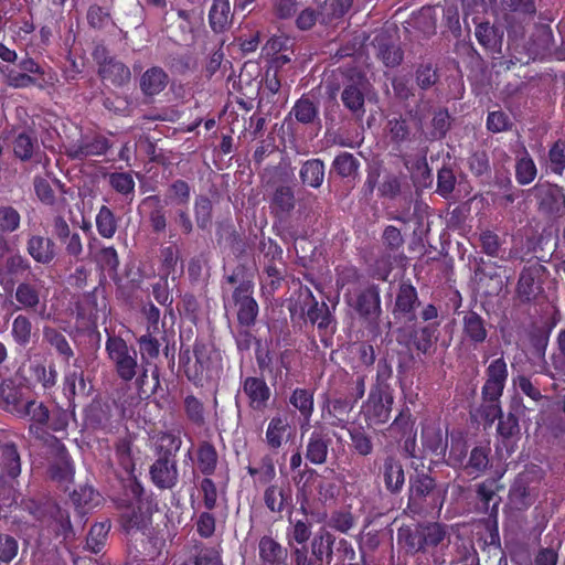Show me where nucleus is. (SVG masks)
I'll use <instances>...</instances> for the list:
<instances>
[{"mask_svg":"<svg viewBox=\"0 0 565 565\" xmlns=\"http://www.w3.org/2000/svg\"><path fill=\"white\" fill-rule=\"evenodd\" d=\"M397 544L407 555L430 553L435 565H444L443 552L449 547L450 534L447 525L438 522L404 525L397 530Z\"/></svg>","mask_w":565,"mask_h":565,"instance_id":"f257e3e1","label":"nucleus"},{"mask_svg":"<svg viewBox=\"0 0 565 565\" xmlns=\"http://www.w3.org/2000/svg\"><path fill=\"white\" fill-rule=\"evenodd\" d=\"M43 445L46 447L50 479L67 488L73 482L75 469L65 445L57 437L50 438Z\"/></svg>","mask_w":565,"mask_h":565,"instance_id":"f03ea898","label":"nucleus"},{"mask_svg":"<svg viewBox=\"0 0 565 565\" xmlns=\"http://www.w3.org/2000/svg\"><path fill=\"white\" fill-rule=\"evenodd\" d=\"M106 351L115 365L118 376L126 382L137 375V351L118 337H108Z\"/></svg>","mask_w":565,"mask_h":565,"instance_id":"7ed1b4c3","label":"nucleus"},{"mask_svg":"<svg viewBox=\"0 0 565 565\" xmlns=\"http://www.w3.org/2000/svg\"><path fill=\"white\" fill-rule=\"evenodd\" d=\"M554 44L551 28L547 24H536L525 47L533 60L554 54L557 60L565 61V43L561 47H555Z\"/></svg>","mask_w":565,"mask_h":565,"instance_id":"20e7f679","label":"nucleus"},{"mask_svg":"<svg viewBox=\"0 0 565 565\" xmlns=\"http://www.w3.org/2000/svg\"><path fill=\"white\" fill-rule=\"evenodd\" d=\"M253 294L254 284L250 280L241 281L232 294V301L237 308V321L245 328L254 326L258 316V303Z\"/></svg>","mask_w":565,"mask_h":565,"instance_id":"39448f33","label":"nucleus"},{"mask_svg":"<svg viewBox=\"0 0 565 565\" xmlns=\"http://www.w3.org/2000/svg\"><path fill=\"white\" fill-rule=\"evenodd\" d=\"M49 413L50 409L43 402L34 399L25 402L18 411L19 417H26L30 420L28 428L29 435L42 444L55 437L45 428L49 420Z\"/></svg>","mask_w":565,"mask_h":565,"instance_id":"423d86ee","label":"nucleus"},{"mask_svg":"<svg viewBox=\"0 0 565 565\" xmlns=\"http://www.w3.org/2000/svg\"><path fill=\"white\" fill-rule=\"evenodd\" d=\"M436 481L425 472L409 477V491L407 510L414 515H420L427 511V499L436 491Z\"/></svg>","mask_w":565,"mask_h":565,"instance_id":"0eeeda50","label":"nucleus"},{"mask_svg":"<svg viewBox=\"0 0 565 565\" xmlns=\"http://www.w3.org/2000/svg\"><path fill=\"white\" fill-rule=\"evenodd\" d=\"M369 83L364 75L349 78L341 92V102L354 120H362L365 115V93Z\"/></svg>","mask_w":565,"mask_h":565,"instance_id":"6e6552de","label":"nucleus"},{"mask_svg":"<svg viewBox=\"0 0 565 565\" xmlns=\"http://www.w3.org/2000/svg\"><path fill=\"white\" fill-rule=\"evenodd\" d=\"M419 303L416 288L408 281H402L396 291L392 313L395 319H403L407 322L415 321Z\"/></svg>","mask_w":565,"mask_h":565,"instance_id":"1a4fd4ad","label":"nucleus"},{"mask_svg":"<svg viewBox=\"0 0 565 565\" xmlns=\"http://www.w3.org/2000/svg\"><path fill=\"white\" fill-rule=\"evenodd\" d=\"M110 148L109 140L102 135L85 136L79 141L66 146L65 153L71 159L82 160L87 157L103 156Z\"/></svg>","mask_w":565,"mask_h":565,"instance_id":"9d476101","label":"nucleus"},{"mask_svg":"<svg viewBox=\"0 0 565 565\" xmlns=\"http://www.w3.org/2000/svg\"><path fill=\"white\" fill-rule=\"evenodd\" d=\"M533 480L534 476L531 471L521 472L514 479L509 490V500L514 509L525 510L534 503L536 492L535 489L531 487Z\"/></svg>","mask_w":565,"mask_h":565,"instance_id":"9b49d317","label":"nucleus"},{"mask_svg":"<svg viewBox=\"0 0 565 565\" xmlns=\"http://www.w3.org/2000/svg\"><path fill=\"white\" fill-rule=\"evenodd\" d=\"M531 193L535 198L539 209L548 214L558 213L565 203L563 189L550 182L537 183L531 189Z\"/></svg>","mask_w":565,"mask_h":565,"instance_id":"f8f14e48","label":"nucleus"},{"mask_svg":"<svg viewBox=\"0 0 565 565\" xmlns=\"http://www.w3.org/2000/svg\"><path fill=\"white\" fill-rule=\"evenodd\" d=\"M149 473L151 481L160 490L173 489L179 481L177 459L157 457Z\"/></svg>","mask_w":565,"mask_h":565,"instance_id":"ddd939ff","label":"nucleus"},{"mask_svg":"<svg viewBox=\"0 0 565 565\" xmlns=\"http://www.w3.org/2000/svg\"><path fill=\"white\" fill-rule=\"evenodd\" d=\"M305 306L307 309V318L312 324H317L323 334H332L334 332L335 321L326 302L319 303L309 289L306 290Z\"/></svg>","mask_w":565,"mask_h":565,"instance_id":"4468645a","label":"nucleus"},{"mask_svg":"<svg viewBox=\"0 0 565 565\" xmlns=\"http://www.w3.org/2000/svg\"><path fill=\"white\" fill-rule=\"evenodd\" d=\"M545 267L540 264L526 266L520 274L516 292L521 301L529 302L541 292V276Z\"/></svg>","mask_w":565,"mask_h":565,"instance_id":"2eb2a0df","label":"nucleus"},{"mask_svg":"<svg viewBox=\"0 0 565 565\" xmlns=\"http://www.w3.org/2000/svg\"><path fill=\"white\" fill-rule=\"evenodd\" d=\"M461 334L463 341L478 347L484 343L488 338V323L476 311H463Z\"/></svg>","mask_w":565,"mask_h":565,"instance_id":"dca6fc26","label":"nucleus"},{"mask_svg":"<svg viewBox=\"0 0 565 565\" xmlns=\"http://www.w3.org/2000/svg\"><path fill=\"white\" fill-rule=\"evenodd\" d=\"M348 302L365 319L377 320L382 312L380 290L376 286L360 291L354 301L349 300Z\"/></svg>","mask_w":565,"mask_h":565,"instance_id":"f3484780","label":"nucleus"},{"mask_svg":"<svg viewBox=\"0 0 565 565\" xmlns=\"http://www.w3.org/2000/svg\"><path fill=\"white\" fill-rule=\"evenodd\" d=\"M508 365L503 358L493 360L486 369V382L481 395H502L508 379Z\"/></svg>","mask_w":565,"mask_h":565,"instance_id":"a211bd4d","label":"nucleus"},{"mask_svg":"<svg viewBox=\"0 0 565 565\" xmlns=\"http://www.w3.org/2000/svg\"><path fill=\"white\" fill-rule=\"evenodd\" d=\"M243 392L248 397V406L258 412H263L267 407L271 396L265 380L255 376H248L243 381Z\"/></svg>","mask_w":565,"mask_h":565,"instance_id":"6ab92c4d","label":"nucleus"},{"mask_svg":"<svg viewBox=\"0 0 565 565\" xmlns=\"http://www.w3.org/2000/svg\"><path fill=\"white\" fill-rule=\"evenodd\" d=\"M475 35L479 44L491 54L492 58H498L502 55L504 33L501 28L489 22H481L476 25Z\"/></svg>","mask_w":565,"mask_h":565,"instance_id":"aec40b11","label":"nucleus"},{"mask_svg":"<svg viewBox=\"0 0 565 565\" xmlns=\"http://www.w3.org/2000/svg\"><path fill=\"white\" fill-rule=\"evenodd\" d=\"M26 253L35 263L49 265L55 259L57 247L52 238L33 234L26 241Z\"/></svg>","mask_w":565,"mask_h":565,"instance_id":"412c9836","label":"nucleus"},{"mask_svg":"<svg viewBox=\"0 0 565 565\" xmlns=\"http://www.w3.org/2000/svg\"><path fill=\"white\" fill-rule=\"evenodd\" d=\"M296 207L295 190L291 185L280 184L278 185L269 201L270 213L280 220L290 216L291 212Z\"/></svg>","mask_w":565,"mask_h":565,"instance_id":"4be33fe9","label":"nucleus"},{"mask_svg":"<svg viewBox=\"0 0 565 565\" xmlns=\"http://www.w3.org/2000/svg\"><path fill=\"white\" fill-rule=\"evenodd\" d=\"M393 396L390 392H371L366 416L373 424H383L390 419Z\"/></svg>","mask_w":565,"mask_h":565,"instance_id":"5701e85b","label":"nucleus"},{"mask_svg":"<svg viewBox=\"0 0 565 565\" xmlns=\"http://www.w3.org/2000/svg\"><path fill=\"white\" fill-rule=\"evenodd\" d=\"M372 44L376 50L377 57H380L386 66L395 67L402 63L403 51L395 44L387 32L377 33Z\"/></svg>","mask_w":565,"mask_h":565,"instance_id":"b1692460","label":"nucleus"},{"mask_svg":"<svg viewBox=\"0 0 565 565\" xmlns=\"http://www.w3.org/2000/svg\"><path fill=\"white\" fill-rule=\"evenodd\" d=\"M14 297L21 308L38 312L42 318H49V315L45 316V303L41 306L40 311L38 310L41 305V291L36 285L28 281L20 282L17 286Z\"/></svg>","mask_w":565,"mask_h":565,"instance_id":"393cba45","label":"nucleus"},{"mask_svg":"<svg viewBox=\"0 0 565 565\" xmlns=\"http://www.w3.org/2000/svg\"><path fill=\"white\" fill-rule=\"evenodd\" d=\"M331 443L327 433L313 430L306 446V458L313 465H323L327 461Z\"/></svg>","mask_w":565,"mask_h":565,"instance_id":"a878e982","label":"nucleus"},{"mask_svg":"<svg viewBox=\"0 0 565 565\" xmlns=\"http://www.w3.org/2000/svg\"><path fill=\"white\" fill-rule=\"evenodd\" d=\"M382 475L388 492L397 494L402 491L405 483V473L403 465L397 458L388 456L384 459Z\"/></svg>","mask_w":565,"mask_h":565,"instance_id":"bb28decb","label":"nucleus"},{"mask_svg":"<svg viewBox=\"0 0 565 565\" xmlns=\"http://www.w3.org/2000/svg\"><path fill=\"white\" fill-rule=\"evenodd\" d=\"M289 429L290 425L287 416L276 414L271 417L268 422L264 439L267 447L273 451H277L289 435Z\"/></svg>","mask_w":565,"mask_h":565,"instance_id":"cd10ccee","label":"nucleus"},{"mask_svg":"<svg viewBox=\"0 0 565 565\" xmlns=\"http://www.w3.org/2000/svg\"><path fill=\"white\" fill-rule=\"evenodd\" d=\"M169 76L159 66L148 68L140 77V89L147 97L160 94L168 85Z\"/></svg>","mask_w":565,"mask_h":565,"instance_id":"c85d7f7f","label":"nucleus"},{"mask_svg":"<svg viewBox=\"0 0 565 565\" xmlns=\"http://www.w3.org/2000/svg\"><path fill=\"white\" fill-rule=\"evenodd\" d=\"M1 475L7 479H17L21 473V458L17 446L7 443L0 446Z\"/></svg>","mask_w":565,"mask_h":565,"instance_id":"c756f323","label":"nucleus"},{"mask_svg":"<svg viewBox=\"0 0 565 565\" xmlns=\"http://www.w3.org/2000/svg\"><path fill=\"white\" fill-rule=\"evenodd\" d=\"M326 166L321 159L306 160L299 170V178L305 186L319 189L324 180Z\"/></svg>","mask_w":565,"mask_h":565,"instance_id":"7c9ffc66","label":"nucleus"},{"mask_svg":"<svg viewBox=\"0 0 565 565\" xmlns=\"http://www.w3.org/2000/svg\"><path fill=\"white\" fill-rule=\"evenodd\" d=\"M141 366L142 370L136 380V384L140 395L150 397L160 387V371L158 365L151 362H142Z\"/></svg>","mask_w":565,"mask_h":565,"instance_id":"2f4dec72","label":"nucleus"},{"mask_svg":"<svg viewBox=\"0 0 565 565\" xmlns=\"http://www.w3.org/2000/svg\"><path fill=\"white\" fill-rule=\"evenodd\" d=\"M337 539L331 532L321 530L310 543L312 556L320 563L326 559L330 564L333 559V545Z\"/></svg>","mask_w":565,"mask_h":565,"instance_id":"473e14b6","label":"nucleus"},{"mask_svg":"<svg viewBox=\"0 0 565 565\" xmlns=\"http://www.w3.org/2000/svg\"><path fill=\"white\" fill-rule=\"evenodd\" d=\"M291 490L289 488L270 484L264 491V503L273 512L280 514L291 503Z\"/></svg>","mask_w":565,"mask_h":565,"instance_id":"72a5a7b5","label":"nucleus"},{"mask_svg":"<svg viewBox=\"0 0 565 565\" xmlns=\"http://www.w3.org/2000/svg\"><path fill=\"white\" fill-rule=\"evenodd\" d=\"M98 75L113 85L120 87L128 84L131 79V72L127 65L114 57L108 64L98 70Z\"/></svg>","mask_w":565,"mask_h":565,"instance_id":"f704fd0d","label":"nucleus"},{"mask_svg":"<svg viewBox=\"0 0 565 565\" xmlns=\"http://www.w3.org/2000/svg\"><path fill=\"white\" fill-rule=\"evenodd\" d=\"M438 323H429L412 331L411 340L417 351L424 354L430 351L438 340Z\"/></svg>","mask_w":565,"mask_h":565,"instance_id":"c9c22d12","label":"nucleus"},{"mask_svg":"<svg viewBox=\"0 0 565 565\" xmlns=\"http://www.w3.org/2000/svg\"><path fill=\"white\" fill-rule=\"evenodd\" d=\"M28 511L46 526L60 513L61 507L51 498H43L39 501L31 500L26 504Z\"/></svg>","mask_w":565,"mask_h":565,"instance_id":"e433bc0d","label":"nucleus"},{"mask_svg":"<svg viewBox=\"0 0 565 565\" xmlns=\"http://www.w3.org/2000/svg\"><path fill=\"white\" fill-rule=\"evenodd\" d=\"M232 21L231 6L228 0H213L209 13V22L214 32L225 31Z\"/></svg>","mask_w":565,"mask_h":565,"instance_id":"4c0bfd02","label":"nucleus"},{"mask_svg":"<svg viewBox=\"0 0 565 565\" xmlns=\"http://www.w3.org/2000/svg\"><path fill=\"white\" fill-rule=\"evenodd\" d=\"M140 206L150 209L149 222L154 233H162L167 227L166 211L159 195H149L141 201Z\"/></svg>","mask_w":565,"mask_h":565,"instance_id":"58836bf2","label":"nucleus"},{"mask_svg":"<svg viewBox=\"0 0 565 565\" xmlns=\"http://www.w3.org/2000/svg\"><path fill=\"white\" fill-rule=\"evenodd\" d=\"M351 4L352 0H324L318 7L319 22L321 24H329L340 19L349 10Z\"/></svg>","mask_w":565,"mask_h":565,"instance_id":"ea45409f","label":"nucleus"},{"mask_svg":"<svg viewBox=\"0 0 565 565\" xmlns=\"http://www.w3.org/2000/svg\"><path fill=\"white\" fill-rule=\"evenodd\" d=\"M497 433L505 445L520 438L519 417L513 411L508 412L507 415L502 414L498 418Z\"/></svg>","mask_w":565,"mask_h":565,"instance_id":"a19ab883","label":"nucleus"},{"mask_svg":"<svg viewBox=\"0 0 565 565\" xmlns=\"http://www.w3.org/2000/svg\"><path fill=\"white\" fill-rule=\"evenodd\" d=\"M198 467L201 473L212 476L217 467L218 455L215 447L210 441H201L198 447Z\"/></svg>","mask_w":565,"mask_h":565,"instance_id":"79ce46f5","label":"nucleus"},{"mask_svg":"<svg viewBox=\"0 0 565 565\" xmlns=\"http://www.w3.org/2000/svg\"><path fill=\"white\" fill-rule=\"evenodd\" d=\"M296 120L303 125L315 124L319 120L318 105L308 97H301L296 102L291 111Z\"/></svg>","mask_w":565,"mask_h":565,"instance_id":"37998d69","label":"nucleus"},{"mask_svg":"<svg viewBox=\"0 0 565 565\" xmlns=\"http://www.w3.org/2000/svg\"><path fill=\"white\" fill-rule=\"evenodd\" d=\"M259 558L263 563L274 565L286 556V550L271 536H263L258 543Z\"/></svg>","mask_w":565,"mask_h":565,"instance_id":"c03bdc74","label":"nucleus"},{"mask_svg":"<svg viewBox=\"0 0 565 565\" xmlns=\"http://www.w3.org/2000/svg\"><path fill=\"white\" fill-rule=\"evenodd\" d=\"M451 117L446 108H437L433 113L430 129L427 132L428 140H440L445 138L451 127Z\"/></svg>","mask_w":565,"mask_h":565,"instance_id":"a18cd8bd","label":"nucleus"},{"mask_svg":"<svg viewBox=\"0 0 565 565\" xmlns=\"http://www.w3.org/2000/svg\"><path fill=\"white\" fill-rule=\"evenodd\" d=\"M522 153L523 156L518 158L515 162V179L519 184L527 185L535 180L537 169L524 146L522 147Z\"/></svg>","mask_w":565,"mask_h":565,"instance_id":"49530a36","label":"nucleus"},{"mask_svg":"<svg viewBox=\"0 0 565 565\" xmlns=\"http://www.w3.org/2000/svg\"><path fill=\"white\" fill-rule=\"evenodd\" d=\"M490 448L477 446L470 451L469 459L463 469L468 475H481L490 467Z\"/></svg>","mask_w":565,"mask_h":565,"instance_id":"de8ad7c7","label":"nucleus"},{"mask_svg":"<svg viewBox=\"0 0 565 565\" xmlns=\"http://www.w3.org/2000/svg\"><path fill=\"white\" fill-rule=\"evenodd\" d=\"M359 168L360 161L350 152H341L332 161V170L343 179H355Z\"/></svg>","mask_w":565,"mask_h":565,"instance_id":"09e8293b","label":"nucleus"},{"mask_svg":"<svg viewBox=\"0 0 565 565\" xmlns=\"http://www.w3.org/2000/svg\"><path fill=\"white\" fill-rule=\"evenodd\" d=\"M469 171L482 181H488L491 177V164L489 154L484 149L475 150L468 158Z\"/></svg>","mask_w":565,"mask_h":565,"instance_id":"8fccbe9b","label":"nucleus"},{"mask_svg":"<svg viewBox=\"0 0 565 565\" xmlns=\"http://www.w3.org/2000/svg\"><path fill=\"white\" fill-rule=\"evenodd\" d=\"M391 142L399 148L412 140V130L405 118L402 116L388 119L386 125Z\"/></svg>","mask_w":565,"mask_h":565,"instance_id":"3c124183","label":"nucleus"},{"mask_svg":"<svg viewBox=\"0 0 565 565\" xmlns=\"http://www.w3.org/2000/svg\"><path fill=\"white\" fill-rule=\"evenodd\" d=\"M327 525L342 534H349L356 525V516L348 509H339L331 512Z\"/></svg>","mask_w":565,"mask_h":565,"instance_id":"603ef678","label":"nucleus"},{"mask_svg":"<svg viewBox=\"0 0 565 565\" xmlns=\"http://www.w3.org/2000/svg\"><path fill=\"white\" fill-rule=\"evenodd\" d=\"M422 439L424 448L430 452L437 456L446 452L447 441L445 440L439 427L427 426L423 428Z\"/></svg>","mask_w":565,"mask_h":565,"instance_id":"864d4df0","label":"nucleus"},{"mask_svg":"<svg viewBox=\"0 0 565 565\" xmlns=\"http://www.w3.org/2000/svg\"><path fill=\"white\" fill-rule=\"evenodd\" d=\"M43 340L52 348H54L65 361H68L74 355V352L65 335L55 328L44 327Z\"/></svg>","mask_w":565,"mask_h":565,"instance_id":"5fc2aeb1","label":"nucleus"},{"mask_svg":"<svg viewBox=\"0 0 565 565\" xmlns=\"http://www.w3.org/2000/svg\"><path fill=\"white\" fill-rule=\"evenodd\" d=\"M351 359L356 362L353 369L371 367L375 362V352L373 345L367 342H354L349 347Z\"/></svg>","mask_w":565,"mask_h":565,"instance_id":"6e6d98bb","label":"nucleus"},{"mask_svg":"<svg viewBox=\"0 0 565 565\" xmlns=\"http://www.w3.org/2000/svg\"><path fill=\"white\" fill-rule=\"evenodd\" d=\"M181 565H222V561L214 547L195 545L190 558Z\"/></svg>","mask_w":565,"mask_h":565,"instance_id":"4d7b16f0","label":"nucleus"},{"mask_svg":"<svg viewBox=\"0 0 565 565\" xmlns=\"http://www.w3.org/2000/svg\"><path fill=\"white\" fill-rule=\"evenodd\" d=\"M181 445L180 436L172 433H162L157 440L156 455L157 457L175 459Z\"/></svg>","mask_w":565,"mask_h":565,"instance_id":"13d9d810","label":"nucleus"},{"mask_svg":"<svg viewBox=\"0 0 565 565\" xmlns=\"http://www.w3.org/2000/svg\"><path fill=\"white\" fill-rule=\"evenodd\" d=\"M502 395H481L482 402L477 409V414L486 422L487 425L491 426L495 419L502 415L500 406V397Z\"/></svg>","mask_w":565,"mask_h":565,"instance_id":"bf43d9fd","label":"nucleus"},{"mask_svg":"<svg viewBox=\"0 0 565 565\" xmlns=\"http://www.w3.org/2000/svg\"><path fill=\"white\" fill-rule=\"evenodd\" d=\"M117 220L113 211L103 205L96 215V228L98 234L104 238H111L117 231Z\"/></svg>","mask_w":565,"mask_h":565,"instance_id":"052dcab7","label":"nucleus"},{"mask_svg":"<svg viewBox=\"0 0 565 565\" xmlns=\"http://www.w3.org/2000/svg\"><path fill=\"white\" fill-rule=\"evenodd\" d=\"M47 527H50L57 537L61 536L66 542L76 539V532L71 524L70 514L63 509L55 515Z\"/></svg>","mask_w":565,"mask_h":565,"instance_id":"680f3d73","label":"nucleus"},{"mask_svg":"<svg viewBox=\"0 0 565 565\" xmlns=\"http://www.w3.org/2000/svg\"><path fill=\"white\" fill-rule=\"evenodd\" d=\"M11 334L17 344L26 347L32 338V322L29 317L19 315L13 319Z\"/></svg>","mask_w":565,"mask_h":565,"instance_id":"e2e57ef3","label":"nucleus"},{"mask_svg":"<svg viewBox=\"0 0 565 565\" xmlns=\"http://www.w3.org/2000/svg\"><path fill=\"white\" fill-rule=\"evenodd\" d=\"M289 403L297 408L307 420H309L313 413L312 392L306 388H296L289 397Z\"/></svg>","mask_w":565,"mask_h":565,"instance_id":"0e129e2a","label":"nucleus"},{"mask_svg":"<svg viewBox=\"0 0 565 565\" xmlns=\"http://www.w3.org/2000/svg\"><path fill=\"white\" fill-rule=\"evenodd\" d=\"M212 201L205 195H199L194 202V216L200 228L206 230L212 224Z\"/></svg>","mask_w":565,"mask_h":565,"instance_id":"69168bd1","label":"nucleus"},{"mask_svg":"<svg viewBox=\"0 0 565 565\" xmlns=\"http://www.w3.org/2000/svg\"><path fill=\"white\" fill-rule=\"evenodd\" d=\"M132 440L130 436H125L116 443L115 450L116 457L119 465L128 473H131L135 469V462L132 458Z\"/></svg>","mask_w":565,"mask_h":565,"instance_id":"338daca9","label":"nucleus"},{"mask_svg":"<svg viewBox=\"0 0 565 565\" xmlns=\"http://www.w3.org/2000/svg\"><path fill=\"white\" fill-rule=\"evenodd\" d=\"M38 147L36 137L26 132L19 134L13 142L14 154L23 161L30 160Z\"/></svg>","mask_w":565,"mask_h":565,"instance_id":"774afa93","label":"nucleus"}]
</instances>
